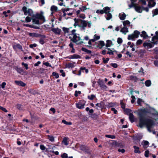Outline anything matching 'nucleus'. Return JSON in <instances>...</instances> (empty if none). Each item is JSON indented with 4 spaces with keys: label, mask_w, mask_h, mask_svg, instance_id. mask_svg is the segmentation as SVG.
Wrapping results in <instances>:
<instances>
[{
    "label": "nucleus",
    "mask_w": 158,
    "mask_h": 158,
    "mask_svg": "<svg viewBox=\"0 0 158 158\" xmlns=\"http://www.w3.org/2000/svg\"><path fill=\"white\" fill-rule=\"evenodd\" d=\"M126 54L129 57H132V53L128 51H127L126 52Z\"/></svg>",
    "instance_id": "nucleus-46"
},
{
    "label": "nucleus",
    "mask_w": 158,
    "mask_h": 158,
    "mask_svg": "<svg viewBox=\"0 0 158 158\" xmlns=\"http://www.w3.org/2000/svg\"><path fill=\"white\" fill-rule=\"evenodd\" d=\"M80 40V37L79 36V35L78 34L74 35L73 36V38L71 39V40L73 42L78 44H81L83 43V42L82 41L78 42Z\"/></svg>",
    "instance_id": "nucleus-5"
},
{
    "label": "nucleus",
    "mask_w": 158,
    "mask_h": 158,
    "mask_svg": "<svg viewBox=\"0 0 158 158\" xmlns=\"http://www.w3.org/2000/svg\"><path fill=\"white\" fill-rule=\"evenodd\" d=\"M40 149L43 151H44L46 152H47L48 151H49V148H47L43 145L41 144L40 145Z\"/></svg>",
    "instance_id": "nucleus-23"
},
{
    "label": "nucleus",
    "mask_w": 158,
    "mask_h": 158,
    "mask_svg": "<svg viewBox=\"0 0 158 158\" xmlns=\"http://www.w3.org/2000/svg\"><path fill=\"white\" fill-rule=\"evenodd\" d=\"M78 16L79 18L83 19H85V15L84 14H80V15H78Z\"/></svg>",
    "instance_id": "nucleus-47"
},
{
    "label": "nucleus",
    "mask_w": 158,
    "mask_h": 158,
    "mask_svg": "<svg viewBox=\"0 0 158 158\" xmlns=\"http://www.w3.org/2000/svg\"><path fill=\"white\" fill-rule=\"evenodd\" d=\"M148 5L150 7L154 6L156 4V3L153 0H150L148 1Z\"/></svg>",
    "instance_id": "nucleus-16"
},
{
    "label": "nucleus",
    "mask_w": 158,
    "mask_h": 158,
    "mask_svg": "<svg viewBox=\"0 0 158 158\" xmlns=\"http://www.w3.org/2000/svg\"><path fill=\"white\" fill-rule=\"evenodd\" d=\"M68 58L69 59H79L80 58L81 56L75 54L73 55L69 56L68 57Z\"/></svg>",
    "instance_id": "nucleus-13"
},
{
    "label": "nucleus",
    "mask_w": 158,
    "mask_h": 158,
    "mask_svg": "<svg viewBox=\"0 0 158 158\" xmlns=\"http://www.w3.org/2000/svg\"><path fill=\"white\" fill-rule=\"evenodd\" d=\"M130 79L134 81H136L137 80V78L136 77L132 76H131Z\"/></svg>",
    "instance_id": "nucleus-51"
},
{
    "label": "nucleus",
    "mask_w": 158,
    "mask_h": 158,
    "mask_svg": "<svg viewBox=\"0 0 158 158\" xmlns=\"http://www.w3.org/2000/svg\"><path fill=\"white\" fill-rule=\"evenodd\" d=\"M143 41L142 40L139 39L138 40L136 43V45H140L141 44H142Z\"/></svg>",
    "instance_id": "nucleus-52"
},
{
    "label": "nucleus",
    "mask_w": 158,
    "mask_h": 158,
    "mask_svg": "<svg viewBox=\"0 0 158 158\" xmlns=\"http://www.w3.org/2000/svg\"><path fill=\"white\" fill-rule=\"evenodd\" d=\"M37 45L36 44H30L29 47L31 48H33L34 47H35L37 46Z\"/></svg>",
    "instance_id": "nucleus-60"
},
{
    "label": "nucleus",
    "mask_w": 158,
    "mask_h": 158,
    "mask_svg": "<svg viewBox=\"0 0 158 158\" xmlns=\"http://www.w3.org/2000/svg\"><path fill=\"white\" fill-rule=\"evenodd\" d=\"M63 31H64L65 34L69 33V28H67L66 27H63L62 28Z\"/></svg>",
    "instance_id": "nucleus-37"
},
{
    "label": "nucleus",
    "mask_w": 158,
    "mask_h": 158,
    "mask_svg": "<svg viewBox=\"0 0 158 158\" xmlns=\"http://www.w3.org/2000/svg\"><path fill=\"white\" fill-rule=\"evenodd\" d=\"M131 98H132V100L131 101V103H133L135 101V97L134 96L132 95L131 97Z\"/></svg>",
    "instance_id": "nucleus-59"
},
{
    "label": "nucleus",
    "mask_w": 158,
    "mask_h": 158,
    "mask_svg": "<svg viewBox=\"0 0 158 158\" xmlns=\"http://www.w3.org/2000/svg\"><path fill=\"white\" fill-rule=\"evenodd\" d=\"M74 20L75 21V23L74 24V26L75 27L77 26H78L79 27V24H78V22L79 21H80V20L76 18L74 19Z\"/></svg>",
    "instance_id": "nucleus-32"
},
{
    "label": "nucleus",
    "mask_w": 158,
    "mask_h": 158,
    "mask_svg": "<svg viewBox=\"0 0 158 158\" xmlns=\"http://www.w3.org/2000/svg\"><path fill=\"white\" fill-rule=\"evenodd\" d=\"M141 55H143L145 53V51L144 49H141L139 51Z\"/></svg>",
    "instance_id": "nucleus-64"
},
{
    "label": "nucleus",
    "mask_w": 158,
    "mask_h": 158,
    "mask_svg": "<svg viewBox=\"0 0 158 158\" xmlns=\"http://www.w3.org/2000/svg\"><path fill=\"white\" fill-rule=\"evenodd\" d=\"M15 69L18 73L22 75H23L25 73L23 70L21 68L17 67Z\"/></svg>",
    "instance_id": "nucleus-15"
},
{
    "label": "nucleus",
    "mask_w": 158,
    "mask_h": 158,
    "mask_svg": "<svg viewBox=\"0 0 158 158\" xmlns=\"http://www.w3.org/2000/svg\"><path fill=\"white\" fill-rule=\"evenodd\" d=\"M145 85L147 87L150 86L151 84V81L150 80H148L145 81Z\"/></svg>",
    "instance_id": "nucleus-31"
},
{
    "label": "nucleus",
    "mask_w": 158,
    "mask_h": 158,
    "mask_svg": "<svg viewBox=\"0 0 158 158\" xmlns=\"http://www.w3.org/2000/svg\"><path fill=\"white\" fill-rule=\"evenodd\" d=\"M95 97V96L93 94L91 95L90 96H88V98L90 100H93Z\"/></svg>",
    "instance_id": "nucleus-44"
},
{
    "label": "nucleus",
    "mask_w": 158,
    "mask_h": 158,
    "mask_svg": "<svg viewBox=\"0 0 158 158\" xmlns=\"http://www.w3.org/2000/svg\"><path fill=\"white\" fill-rule=\"evenodd\" d=\"M133 147L135 149L134 152L135 153L139 154L141 153V152L139 150V147L135 146H134Z\"/></svg>",
    "instance_id": "nucleus-21"
},
{
    "label": "nucleus",
    "mask_w": 158,
    "mask_h": 158,
    "mask_svg": "<svg viewBox=\"0 0 158 158\" xmlns=\"http://www.w3.org/2000/svg\"><path fill=\"white\" fill-rule=\"evenodd\" d=\"M96 13L98 14L100 13L101 14H102L104 13V11H103V10H98L96 11Z\"/></svg>",
    "instance_id": "nucleus-56"
},
{
    "label": "nucleus",
    "mask_w": 158,
    "mask_h": 158,
    "mask_svg": "<svg viewBox=\"0 0 158 158\" xmlns=\"http://www.w3.org/2000/svg\"><path fill=\"white\" fill-rule=\"evenodd\" d=\"M135 37L137 38H138L139 35L140 34V32L137 30L135 31L133 33Z\"/></svg>",
    "instance_id": "nucleus-28"
},
{
    "label": "nucleus",
    "mask_w": 158,
    "mask_h": 158,
    "mask_svg": "<svg viewBox=\"0 0 158 158\" xmlns=\"http://www.w3.org/2000/svg\"><path fill=\"white\" fill-rule=\"evenodd\" d=\"M15 84L17 85L20 86H25L26 84L24 83L23 82L21 81H15Z\"/></svg>",
    "instance_id": "nucleus-10"
},
{
    "label": "nucleus",
    "mask_w": 158,
    "mask_h": 158,
    "mask_svg": "<svg viewBox=\"0 0 158 158\" xmlns=\"http://www.w3.org/2000/svg\"><path fill=\"white\" fill-rule=\"evenodd\" d=\"M61 157L62 158H67L68 157V155L66 153H64L61 155Z\"/></svg>",
    "instance_id": "nucleus-49"
},
{
    "label": "nucleus",
    "mask_w": 158,
    "mask_h": 158,
    "mask_svg": "<svg viewBox=\"0 0 158 158\" xmlns=\"http://www.w3.org/2000/svg\"><path fill=\"white\" fill-rule=\"evenodd\" d=\"M44 64L47 66L52 67L51 65L48 62H46L44 63Z\"/></svg>",
    "instance_id": "nucleus-62"
},
{
    "label": "nucleus",
    "mask_w": 158,
    "mask_h": 158,
    "mask_svg": "<svg viewBox=\"0 0 158 158\" xmlns=\"http://www.w3.org/2000/svg\"><path fill=\"white\" fill-rule=\"evenodd\" d=\"M120 31L124 35H126L127 33L128 32V28L124 27L121 29Z\"/></svg>",
    "instance_id": "nucleus-14"
},
{
    "label": "nucleus",
    "mask_w": 158,
    "mask_h": 158,
    "mask_svg": "<svg viewBox=\"0 0 158 158\" xmlns=\"http://www.w3.org/2000/svg\"><path fill=\"white\" fill-rule=\"evenodd\" d=\"M153 16L158 14V9H156L153 11Z\"/></svg>",
    "instance_id": "nucleus-43"
},
{
    "label": "nucleus",
    "mask_w": 158,
    "mask_h": 158,
    "mask_svg": "<svg viewBox=\"0 0 158 158\" xmlns=\"http://www.w3.org/2000/svg\"><path fill=\"white\" fill-rule=\"evenodd\" d=\"M135 38H136L135 37L133 33L132 34L129 35L127 38V39L129 40H131L132 41H134Z\"/></svg>",
    "instance_id": "nucleus-18"
},
{
    "label": "nucleus",
    "mask_w": 158,
    "mask_h": 158,
    "mask_svg": "<svg viewBox=\"0 0 158 158\" xmlns=\"http://www.w3.org/2000/svg\"><path fill=\"white\" fill-rule=\"evenodd\" d=\"M52 30L56 34H60L61 32V30L58 28H52Z\"/></svg>",
    "instance_id": "nucleus-12"
},
{
    "label": "nucleus",
    "mask_w": 158,
    "mask_h": 158,
    "mask_svg": "<svg viewBox=\"0 0 158 158\" xmlns=\"http://www.w3.org/2000/svg\"><path fill=\"white\" fill-rule=\"evenodd\" d=\"M67 67L69 68H72L74 67V65L72 63H69L67 64Z\"/></svg>",
    "instance_id": "nucleus-45"
},
{
    "label": "nucleus",
    "mask_w": 158,
    "mask_h": 158,
    "mask_svg": "<svg viewBox=\"0 0 158 158\" xmlns=\"http://www.w3.org/2000/svg\"><path fill=\"white\" fill-rule=\"evenodd\" d=\"M0 109L6 112H8L7 110L5 108L1 106H0Z\"/></svg>",
    "instance_id": "nucleus-58"
},
{
    "label": "nucleus",
    "mask_w": 158,
    "mask_h": 158,
    "mask_svg": "<svg viewBox=\"0 0 158 158\" xmlns=\"http://www.w3.org/2000/svg\"><path fill=\"white\" fill-rule=\"evenodd\" d=\"M149 152L148 150H146L145 152V156L146 157H148L149 156Z\"/></svg>",
    "instance_id": "nucleus-57"
},
{
    "label": "nucleus",
    "mask_w": 158,
    "mask_h": 158,
    "mask_svg": "<svg viewBox=\"0 0 158 158\" xmlns=\"http://www.w3.org/2000/svg\"><path fill=\"white\" fill-rule=\"evenodd\" d=\"M140 36L143 37L144 39H146L148 37L146 32L145 31H143L142 32V34L140 35Z\"/></svg>",
    "instance_id": "nucleus-22"
},
{
    "label": "nucleus",
    "mask_w": 158,
    "mask_h": 158,
    "mask_svg": "<svg viewBox=\"0 0 158 158\" xmlns=\"http://www.w3.org/2000/svg\"><path fill=\"white\" fill-rule=\"evenodd\" d=\"M43 12L41 11L40 12V14H37L36 15V17L42 21V23L44 22L45 21V18L43 15Z\"/></svg>",
    "instance_id": "nucleus-7"
},
{
    "label": "nucleus",
    "mask_w": 158,
    "mask_h": 158,
    "mask_svg": "<svg viewBox=\"0 0 158 158\" xmlns=\"http://www.w3.org/2000/svg\"><path fill=\"white\" fill-rule=\"evenodd\" d=\"M47 146L48 147V148H49V151H47V152H54V151L52 150L53 149V148L52 146L51 145H47Z\"/></svg>",
    "instance_id": "nucleus-38"
},
{
    "label": "nucleus",
    "mask_w": 158,
    "mask_h": 158,
    "mask_svg": "<svg viewBox=\"0 0 158 158\" xmlns=\"http://www.w3.org/2000/svg\"><path fill=\"white\" fill-rule=\"evenodd\" d=\"M154 125V123L153 121L150 119H144L142 118L139 119V127L142 128L143 126L146 125L148 130L150 132H152L151 129L152 128L153 126Z\"/></svg>",
    "instance_id": "nucleus-1"
},
{
    "label": "nucleus",
    "mask_w": 158,
    "mask_h": 158,
    "mask_svg": "<svg viewBox=\"0 0 158 158\" xmlns=\"http://www.w3.org/2000/svg\"><path fill=\"white\" fill-rule=\"evenodd\" d=\"M107 50H110V51L108 52H107V54H109L110 55H113L114 54L113 52L114 51H112V50H110V49L109 48H107Z\"/></svg>",
    "instance_id": "nucleus-50"
},
{
    "label": "nucleus",
    "mask_w": 158,
    "mask_h": 158,
    "mask_svg": "<svg viewBox=\"0 0 158 158\" xmlns=\"http://www.w3.org/2000/svg\"><path fill=\"white\" fill-rule=\"evenodd\" d=\"M105 136L106 137L110 138L112 139H115V136L114 135H105Z\"/></svg>",
    "instance_id": "nucleus-40"
},
{
    "label": "nucleus",
    "mask_w": 158,
    "mask_h": 158,
    "mask_svg": "<svg viewBox=\"0 0 158 158\" xmlns=\"http://www.w3.org/2000/svg\"><path fill=\"white\" fill-rule=\"evenodd\" d=\"M32 22L34 24H41V23L40 22L38 18L37 17L36 18H33Z\"/></svg>",
    "instance_id": "nucleus-17"
},
{
    "label": "nucleus",
    "mask_w": 158,
    "mask_h": 158,
    "mask_svg": "<svg viewBox=\"0 0 158 158\" xmlns=\"http://www.w3.org/2000/svg\"><path fill=\"white\" fill-rule=\"evenodd\" d=\"M28 35L29 36L33 37H37L39 35L38 34L35 33H29Z\"/></svg>",
    "instance_id": "nucleus-27"
},
{
    "label": "nucleus",
    "mask_w": 158,
    "mask_h": 158,
    "mask_svg": "<svg viewBox=\"0 0 158 158\" xmlns=\"http://www.w3.org/2000/svg\"><path fill=\"white\" fill-rule=\"evenodd\" d=\"M135 1H132L131 2V4L129 5V9H130L133 7L135 8L136 4L135 3Z\"/></svg>",
    "instance_id": "nucleus-34"
},
{
    "label": "nucleus",
    "mask_w": 158,
    "mask_h": 158,
    "mask_svg": "<svg viewBox=\"0 0 158 158\" xmlns=\"http://www.w3.org/2000/svg\"><path fill=\"white\" fill-rule=\"evenodd\" d=\"M99 44L102 47H103L105 45V43L103 41H99Z\"/></svg>",
    "instance_id": "nucleus-55"
},
{
    "label": "nucleus",
    "mask_w": 158,
    "mask_h": 158,
    "mask_svg": "<svg viewBox=\"0 0 158 158\" xmlns=\"http://www.w3.org/2000/svg\"><path fill=\"white\" fill-rule=\"evenodd\" d=\"M22 10L24 15L28 16L26 18V21L27 22H30L33 18L35 17L33 10L31 9L28 8L26 6L23 7Z\"/></svg>",
    "instance_id": "nucleus-2"
},
{
    "label": "nucleus",
    "mask_w": 158,
    "mask_h": 158,
    "mask_svg": "<svg viewBox=\"0 0 158 158\" xmlns=\"http://www.w3.org/2000/svg\"><path fill=\"white\" fill-rule=\"evenodd\" d=\"M80 9L82 11H84L87 9V8L85 6H82L80 8Z\"/></svg>",
    "instance_id": "nucleus-63"
},
{
    "label": "nucleus",
    "mask_w": 158,
    "mask_h": 158,
    "mask_svg": "<svg viewBox=\"0 0 158 158\" xmlns=\"http://www.w3.org/2000/svg\"><path fill=\"white\" fill-rule=\"evenodd\" d=\"M135 10L138 13H142L143 10V7L137 6L136 4L135 7Z\"/></svg>",
    "instance_id": "nucleus-9"
},
{
    "label": "nucleus",
    "mask_w": 158,
    "mask_h": 158,
    "mask_svg": "<svg viewBox=\"0 0 158 158\" xmlns=\"http://www.w3.org/2000/svg\"><path fill=\"white\" fill-rule=\"evenodd\" d=\"M50 10L51 11V14H52L53 13L57 11L58 8L56 6L52 5L51 7Z\"/></svg>",
    "instance_id": "nucleus-11"
},
{
    "label": "nucleus",
    "mask_w": 158,
    "mask_h": 158,
    "mask_svg": "<svg viewBox=\"0 0 158 158\" xmlns=\"http://www.w3.org/2000/svg\"><path fill=\"white\" fill-rule=\"evenodd\" d=\"M106 46L107 48L110 47L112 45V42L111 40H107L106 41Z\"/></svg>",
    "instance_id": "nucleus-25"
},
{
    "label": "nucleus",
    "mask_w": 158,
    "mask_h": 158,
    "mask_svg": "<svg viewBox=\"0 0 158 158\" xmlns=\"http://www.w3.org/2000/svg\"><path fill=\"white\" fill-rule=\"evenodd\" d=\"M13 47L14 50L15 51H16L17 49H18L20 50L21 51H23L22 46L19 44H16L13 45Z\"/></svg>",
    "instance_id": "nucleus-8"
},
{
    "label": "nucleus",
    "mask_w": 158,
    "mask_h": 158,
    "mask_svg": "<svg viewBox=\"0 0 158 158\" xmlns=\"http://www.w3.org/2000/svg\"><path fill=\"white\" fill-rule=\"evenodd\" d=\"M119 17L121 20H124L126 18V15L124 13H120L119 15Z\"/></svg>",
    "instance_id": "nucleus-19"
},
{
    "label": "nucleus",
    "mask_w": 158,
    "mask_h": 158,
    "mask_svg": "<svg viewBox=\"0 0 158 158\" xmlns=\"http://www.w3.org/2000/svg\"><path fill=\"white\" fill-rule=\"evenodd\" d=\"M80 22L79 27L81 31H85L87 26L89 28H91L92 25L91 21H88L85 20H80Z\"/></svg>",
    "instance_id": "nucleus-3"
},
{
    "label": "nucleus",
    "mask_w": 158,
    "mask_h": 158,
    "mask_svg": "<svg viewBox=\"0 0 158 158\" xmlns=\"http://www.w3.org/2000/svg\"><path fill=\"white\" fill-rule=\"evenodd\" d=\"M86 102L83 100H80L76 104V107L79 109H82L84 108Z\"/></svg>",
    "instance_id": "nucleus-6"
},
{
    "label": "nucleus",
    "mask_w": 158,
    "mask_h": 158,
    "mask_svg": "<svg viewBox=\"0 0 158 158\" xmlns=\"http://www.w3.org/2000/svg\"><path fill=\"white\" fill-rule=\"evenodd\" d=\"M68 139L67 138L65 137L64 138L62 141V143L66 145H67L68 144Z\"/></svg>",
    "instance_id": "nucleus-35"
},
{
    "label": "nucleus",
    "mask_w": 158,
    "mask_h": 158,
    "mask_svg": "<svg viewBox=\"0 0 158 158\" xmlns=\"http://www.w3.org/2000/svg\"><path fill=\"white\" fill-rule=\"evenodd\" d=\"M81 94V92L80 91H75V96L76 97H77L78 96L79 94Z\"/></svg>",
    "instance_id": "nucleus-54"
},
{
    "label": "nucleus",
    "mask_w": 158,
    "mask_h": 158,
    "mask_svg": "<svg viewBox=\"0 0 158 158\" xmlns=\"http://www.w3.org/2000/svg\"><path fill=\"white\" fill-rule=\"evenodd\" d=\"M48 139L51 141L52 142H53L54 141V139L53 136L50 135H47Z\"/></svg>",
    "instance_id": "nucleus-33"
},
{
    "label": "nucleus",
    "mask_w": 158,
    "mask_h": 158,
    "mask_svg": "<svg viewBox=\"0 0 158 158\" xmlns=\"http://www.w3.org/2000/svg\"><path fill=\"white\" fill-rule=\"evenodd\" d=\"M91 117L93 118H97L98 117V115L97 114L94 113L91 115Z\"/></svg>",
    "instance_id": "nucleus-48"
},
{
    "label": "nucleus",
    "mask_w": 158,
    "mask_h": 158,
    "mask_svg": "<svg viewBox=\"0 0 158 158\" xmlns=\"http://www.w3.org/2000/svg\"><path fill=\"white\" fill-rule=\"evenodd\" d=\"M110 7H106L103 8V10L104 11V13L107 14L110 11Z\"/></svg>",
    "instance_id": "nucleus-24"
},
{
    "label": "nucleus",
    "mask_w": 158,
    "mask_h": 158,
    "mask_svg": "<svg viewBox=\"0 0 158 158\" xmlns=\"http://www.w3.org/2000/svg\"><path fill=\"white\" fill-rule=\"evenodd\" d=\"M130 23V22L128 20H126L123 22V24L124 27H125L128 25H129Z\"/></svg>",
    "instance_id": "nucleus-39"
},
{
    "label": "nucleus",
    "mask_w": 158,
    "mask_h": 158,
    "mask_svg": "<svg viewBox=\"0 0 158 158\" xmlns=\"http://www.w3.org/2000/svg\"><path fill=\"white\" fill-rule=\"evenodd\" d=\"M112 17V15L111 13H108L106 14V18L107 20H109Z\"/></svg>",
    "instance_id": "nucleus-29"
},
{
    "label": "nucleus",
    "mask_w": 158,
    "mask_h": 158,
    "mask_svg": "<svg viewBox=\"0 0 158 158\" xmlns=\"http://www.w3.org/2000/svg\"><path fill=\"white\" fill-rule=\"evenodd\" d=\"M62 122L64 124L66 125H71L72 124V123L71 122H67L64 120H62Z\"/></svg>",
    "instance_id": "nucleus-41"
},
{
    "label": "nucleus",
    "mask_w": 158,
    "mask_h": 158,
    "mask_svg": "<svg viewBox=\"0 0 158 158\" xmlns=\"http://www.w3.org/2000/svg\"><path fill=\"white\" fill-rule=\"evenodd\" d=\"M22 65L24 66L26 69H28V65L27 64L24 63L23 62L22 63Z\"/></svg>",
    "instance_id": "nucleus-61"
},
{
    "label": "nucleus",
    "mask_w": 158,
    "mask_h": 158,
    "mask_svg": "<svg viewBox=\"0 0 158 158\" xmlns=\"http://www.w3.org/2000/svg\"><path fill=\"white\" fill-rule=\"evenodd\" d=\"M149 143V142L147 141H144L143 142V146L144 147H147V146L148 145Z\"/></svg>",
    "instance_id": "nucleus-53"
},
{
    "label": "nucleus",
    "mask_w": 158,
    "mask_h": 158,
    "mask_svg": "<svg viewBox=\"0 0 158 158\" xmlns=\"http://www.w3.org/2000/svg\"><path fill=\"white\" fill-rule=\"evenodd\" d=\"M156 36H153L152 39V43H149L148 42H145L143 43V46L144 47H147V48H151L153 47V45L152 43L154 44H156L157 42L155 41V40L158 39V31H157L156 32Z\"/></svg>",
    "instance_id": "nucleus-4"
},
{
    "label": "nucleus",
    "mask_w": 158,
    "mask_h": 158,
    "mask_svg": "<svg viewBox=\"0 0 158 158\" xmlns=\"http://www.w3.org/2000/svg\"><path fill=\"white\" fill-rule=\"evenodd\" d=\"M52 75L53 76L55 77V78L56 79L58 78L59 77L58 74L56 72H53L52 73Z\"/></svg>",
    "instance_id": "nucleus-42"
},
{
    "label": "nucleus",
    "mask_w": 158,
    "mask_h": 158,
    "mask_svg": "<svg viewBox=\"0 0 158 158\" xmlns=\"http://www.w3.org/2000/svg\"><path fill=\"white\" fill-rule=\"evenodd\" d=\"M81 70H82V72L83 73L85 72L86 73H88V69H86L85 67H81Z\"/></svg>",
    "instance_id": "nucleus-36"
},
{
    "label": "nucleus",
    "mask_w": 158,
    "mask_h": 158,
    "mask_svg": "<svg viewBox=\"0 0 158 158\" xmlns=\"http://www.w3.org/2000/svg\"><path fill=\"white\" fill-rule=\"evenodd\" d=\"M82 50L88 54H90L92 52L90 50H89L86 48H82Z\"/></svg>",
    "instance_id": "nucleus-30"
},
{
    "label": "nucleus",
    "mask_w": 158,
    "mask_h": 158,
    "mask_svg": "<svg viewBox=\"0 0 158 158\" xmlns=\"http://www.w3.org/2000/svg\"><path fill=\"white\" fill-rule=\"evenodd\" d=\"M100 39V36L99 35H98L97 34H96L94 35L93 37V39H92L93 40H92L93 41V42H94L95 41L97 40H99Z\"/></svg>",
    "instance_id": "nucleus-20"
},
{
    "label": "nucleus",
    "mask_w": 158,
    "mask_h": 158,
    "mask_svg": "<svg viewBox=\"0 0 158 158\" xmlns=\"http://www.w3.org/2000/svg\"><path fill=\"white\" fill-rule=\"evenodd\" d=\"M129 119L131 123H133L134 121V116L133 114L130 113L129 116Z\"/></svg>",
    "instance_id": "nucleus-26"
}]
</instances>
